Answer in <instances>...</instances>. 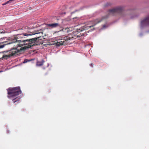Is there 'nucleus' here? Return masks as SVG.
I'll list each match as a JSON object with an SVG mask.
<instances>
[{
	"label": "nucleus",
	"instance_id": "f257e3e1",
	"mask_svg": "<svg viewBox=\"0 0 149 149\" xmlns=\"http://www.w3.org/2000/svg\"><path fill=\"white\" fill-rule=\"evenodd\" d=\"M37 38H33L29 39H23L21 41H17L14 43L15 45H14L15 48L18 47H21L24 45V46L21 48L20 50L14 49L10 50L7 51L6 53L7 54L3 55V56H14L18 55L20 53V51H25L31 48L32 47L35 46V42L37 39Z\"/></svg>",
	"mask_w": 149,
	"mask_h": 149
},
{
	"label": "nucleus",
	"instance_id": "f03ea898",
	"mask_svg": "<svg viewBox=\"0 0 149 149\" xmlns=\"http://www.w3.org/2000/svg\"><path fill=\"white\" fill-rule=\"evenodd\" d=\"M125 8L123 6H118L111 9L109 10L108 11V15L104 17H102L101 19H95L94 22L93 24L92 25H90V23L87 25L84 26L83 27L79 29H77V31L80 32L83 30H86L88 29L89 28L93 27L97 24L100 22L104 19L107 18L109 16L112 15H114L116 14H119L121 16H123L124 15Z\"/></svg>",
	"mask_w": 149,
	"mask_h": 149
},
{
	"label": "nucleus",
	"instance_id": "7ed1b4c3",
	"mask_svg": "<svg viewBox=\"0 0 149 149\" xmlns=\"http://www.w3.org/2000/svg\"><path fill=\"white\" fill-rule=\"evenodd\" d=\"M7 91L8 94L9 95L8 96V97L11 99H12V97L14 98V99H13V103H14L17 102V104L18 103L20 98L16 97L21 93L20 87H17L13 88H9L7 89Z\"/></svg>",
	"mask_w": 149,
	"mask_h": 149
},
{
	"label": "nucleus",
	"instance_id": "20e7f679",
	"mask_svg": "<svg viewBox=\"0 0 149 149\" xmlns=\"http://www.w3.org/2000/svg\"><path fill=\"white\" fill-rule=\"evenodd\" d=\"M29 35H26L24 34H21L16 35L13 38L11 39V42H9L8 41H4L1 42V40H3L5 39L6 37L1 38H0V44H3V45H0V49L3 48L6 45L10 44L16 42L17 41L19 42L21 41L23 39H26L24 36H28Z\"/></svg>",
	"mask_w": 149,
	"mask_h": 149
},
{
	"label": "nucleus",
	"instance_id": "39448f33",
	"mask_svg": "<svg viewBox=\"0 0 149 149\" xmlns=\"http://www.w3.org/2000/svg\"><path fill=\"white\" fill-rule=\"evenodd\" d=\"M63 39H61V41L59 42L58 41L56 43V45L58 46H60L61 45H67L68 42V41L73 38L70 35L66 36L63 37Z\"/></svg>",
	"mask_w": 149,
	"mask_h": 149
},
{
	"label": "nucleus",
	"instance_id": "423d86ee",
	"mask_svg": "<svg viewBox=\"0 0 149 149\" xmlns=\"http://www.w3.org/2000/svg\"><path fill=\"white\" fill-rule=\"evenodd\" d=\"M140 26L141 28L149 26V15L141 21Z\"/></svg>",
	"mask_w": 149,
	"mask_h": 149
},
{
	"label": "nucleus",
	"instance_id": "0eeeda50",
	"mask_svg": "<svg viewBox=\"0 0 149 149\" xmlns=\"http://www.w3.org/2000/svg\"><path fill=\"white\" fill-rule=\"evenodd\" d=\"M33 34H37L39 35L38 36H37V37L35 38H37V39L35 42V46L36 45H38V44H37V40H42V38H40L42 37V38L43 37V36H42L43 35V31L41 30H39L35 31V32L33 33Z\"/></svg>",
	"mask_w": 149,
	"mask_h": 149
},
{
	"label": "nucleus",
	"instance_id": "6e6552de",
	"mask_svg": "<svg viewBox=\"0 0 149 149\" xmlns=\"http://www.w3.org/2000/svg\"><path fill=\"white\" fill-rule=\"evenodd\" d=\"M46 25L47 27L51 29L60 26L59 24L58 23L49 24H47Z\"/></svg>",
	"mask_w": 149,
	"mask_h": 149
},
{
	"label": "nucleus",
	"instance_id": "1a4fd4ad",
	"mask_svg": "<svg viewBox=\"0 0 149 149\" xmlns=\"http://www.w3.org/2000/svg\"><path fill=\"white\" fill-rule=\"evenodd\" d=\"M44 62V61L43 59H42L40 61H39L37 60L36 63V66H41L43 65Z\"/></svg>",
	"mask_w": 149,
	"mask_h": 149
},
{
	"label": "nucleus",
	"instance_id": "9d476101",
	"mask_svg": "<svg viewBox=\"0 0 149 149\" xmlns=\"http://www.w3.org/2000/svg\"><path fill=\"white\" fill-rule=\"evenodd\" d=\"M67 31V32H68L69 31V29L68 28H63L61 30H60L58 31H54V33H53V34L54 35L56 33H58L59 31Z\"/></svg>",
	"mask_w": 149,
	"mask_h": 149
},
{
	"label": "nucleus",
	"instance_id": "9b49d317",
	"mask_svg": "<svg viewBox=\"0 0 149 149\" xmlns=\"http://www.w3.org/2000/svg\"><path fill=\"white\" fill-rule=\"evenodd\" d=\"M34 60H35V58L31 59H30L29 60L27 59H25L24 60V62H23V63H24L27 62H29L31 61Z\"/></svg>",
	"mask_w": 149,
	"mask_h": 149
},
{
	"label": "nucleus",
	"instance_id": "f8f14e48",
	"mask_svg": "<svg viewBox=\"0 0 149 149\" xmlns=\"http://www.w3.org/2000/svg\"><path fill=\"white\" fill-rule=\"evenodd\" d=\"M31 53L32 55H38V52L36 50L32 51L31 52Z\"/></svg>",
	"mask_w": 149,
	"mask_h": 149
},
{
	"label": "nucleus",
	"instance_id": "ddd939ff",
	"mask_svg": "<svg viewBox=\"0 0 149 149\" xmlns=\"http://www.w3.org/2000/svg\"><path fill=\"white\" fill-rule=\"evenodd\" d=\"M10 56H2L1 58H0V61L1 60L5 59L6 60L8 59V58H9Z\"/></svg>",
	"mask_w": 149,
	"mask_h": 149
},
{
	"label": "nucleus",
	"instance_id": "4468645a",
	"mask_svg": "<svg viewBox=\"0 0 149 149\" xmlns=\"http://www.w3.org/2000/svg\"><path fill=\"white\" fill-rule=\"evenodd\" d=\"M6 33V31L4 30H1L0 31V33Z\"/></svg>",
	"mask_w": 149,
	"mask_h": 149
},
{
	"label": "nucleus",
	"instance_id": "2eb2a0df",
	"mask_svg": "<svg viewBox=\"0 0 149 149\" xmlns=\"http://www.w3.org/2000/svg\"><path fill=\"white\" fill-rule=\"evenodd\" d=\"M6 4H7V3H6H6H3L2 4V5L3 6H4V5H6Z\"/></svg>",
	"mask_w": 149,
	"mask_h": 149
},
{
	"label": "nucleus",
	"instance_id": "dca6fc26",
	"mask_svg": "<svg viewBox=\"0 0 149 149\" xmlns=\"http://www.w3.org/2000/svg\"><path fill=\"white\" fill-rule=\"evenodd\" d=\"M91 66H93V65H92V64H91Z\"/></svg>",
	"mask_w": 149,
	"mask_h": 149
},
{
	"label": "nucleus",
	"instance_id": "f3484780",
	"mask_svg": "<svg viewBox=\"0 0 149 149\" xmlns=\"http://www.w3.org/2000/svg\"><path fill=\"white\" fill-rule=\"evenodd\" d=\"M8 133H9V131L8 130Z\"/></svg>",
	"mask_w": 149,
	"mask_h": 149
},
{
	"label": "nucleus",
	"instance_id": "a211bd4d",
	"mask_svg": "<svg viewBox=\"0 0 149 149\" xmlns=\"http://www.w3.org/2000/svg\"><path fill=\"white\" fill-rule=\"evenodd\" d=\"M2 72V71H0V72Z\"/></svg>",
	"mask_w": 149,
	"mask_h": 149
}]
</instances>
